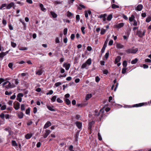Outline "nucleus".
Masks as SVG:
<instances>
[{
	"label": "nucleus",
	"instance_id": "nucleus-1",
	"mask_svg": "<svg viewBox=\"0 0 151 151\" xmlns=\"http://www.w3.org/2000/svg\"><path fill=\"white\" fill-rule=\"evenodd\" d=\"M138 49L137 48L135 49H129L126 50L125 51L128 54L135 53L138 51Z\"/></svg>",
	"mask_w": 151,
	"mask_h": 151
},
{
	"label": "nucleus",
	"instance_id": "nucleus-2",
	"mask_svg": "<svg viewBox=\"0 0 151 151\" xmlns=\"http://www.w3.org/2000/svg\"><path fill=\"white\" fill-rule=\"evenodd\" d=\"M146 32L145 30H144L143 33L140 31L137 30V35L140 38H142L145 35V33Z\"/></svg>",
	"mask_w": 151,
	"mask_h": 151
},
{
	"label": "nucleus",
	"instance_id": "nucleus-3",
	"mask_svg": "<svg viewBox=\"0 0 151 151\" xmlns=\"http://www.w3.org/2000/svg\"><path fill=\"white\" fill-rule=\"evenodd\" d=\"M8 84L7 85H6L5 86V88H6L7 89H8L10 88H14L16 87L15 85L14 84H11V83L9 81V82H8Z\"/></svg>",
	"mask_w": 151,
	"mask_h": 151
},
{
	"label": "nucleus",
	"instance_id": "nucleus-4",
	"mask_svg": "<svg viewBox=\"0 0 151 151\" xmlns=\"http://www.w3.org/2000/svg\"><path fill=\"white\" fill-rule=\"evenodd\" d=\"M145 105V103H139L138 104H136L133 105L132 106H128V107L131 108V107H141L144 106Z\"/></svg>",
	"mask_w": 151,
	"mask_h": 151
},
{
	"label": "nucleus",
	"instance_id": "nucleus-5",
	"mask_svg": "<svg viewBox=\"0 0 151 151\" xmlns=\"http://www.w3.org/2000/svg\"><path fill=\"white\" fill-rule=\"evenodd\" d=\"M107 15L106 14H101L98 16V18H102L104 22L106 21V17L107 16Z\"/></svg>",
	"mask_w": 151,
	"mask_h": 151
},
{
	"label": "nucleus",
	"instance_id": "nucleus-6",
	"mask_svg": "<svg viewBox=\"0 0 151 151\" xmlns=\"http://www.w3.org/2000/svg\"><path fill=\"white\" fill-rule=\"evenodd\" d=\"M104 107L102 108V109H101L100 110V113H102V114L100 115V120H101V119L103 117L104 115Z\"/></svg>",
	"mask_w": 151,
	"mask_h": 151
},
{
	"label": "nucleus",
	"instance_id": "nucleus-7",
	"mask_svg": "<svg viewBox=\"0 0 151 151\" xmlns=\"http://www.w3.org/2000/svg\"><path fill=\"white\" fill-rule=\"evenodd\" d=\"M14 107L16 110H17L20 108V104L17 102L16 104L14 103Z\"/></svg>",
	"mask_w": 151,
	"mask_h": 151
},
{
	"label": "nucleus",
	"instance_id": "nucleus-8",
	"mask_svg": "<svg viewBox=\"0 0 151 151\" xmlns=\"http://www.w3.org/2000/svg\"><path fill=\"white\" fill-rule=\"evenodd\" d=\"M143 7V5L142 4H138L137 7L135 8V10L138 11H141L142 10Z\"/></svg>",
	"mask_w": 151,
	"mask_h": 151
},
{
	"label": "nucleus",
	"instance_id": "nucleus-9",
	"mask_svg": "<svg viewBox=\"0 0 151 151\" xmlns=\"http://www.w3.org/2000/svg\"><path fill=\"white\" fill-rule=\"evenodd\" d=\"M51 131L50 130L47 129L45 130V133L43 135V137L45 138H46L50 134Z\"/></svg>",
	"mask_w": 151,
	"mask_h": 151
},
{
	"label": "nucleus",
	"instance_id": "nucleus-10",
	"mask_svg": "<svg viewBox=\"0 0 151 151\" xmlns=\"http://www.w3.org/2000/svg\"><path fill=\"white\" fill-rule=\"evenodd\" d=\"M124 25V24L123 23H121L118 24H117L115 25V27L116 28L120 29L123 27Z\"/></svg>",
	"mask_w": 151,
	"mask_h": 151
},
{
	"label": "nucleus",
	"instance_id": "nucleus-11",
	"mask_svg": "<svg viewBox=\"0 0 151 151\" xmlns=\"http://www.w3.org/2000/svg\"><path fill=\"white\" fill-rule=\"evenodd\" d=\"M70 64L69 63L67 64L66 63H64L63 64V67L65 68L66 70H68L70 68Z\"/></svg>",
	"mask_w": 151,
	"mask_h": 151
},
{
	"label": "nucleus",
	"instance_id": "nucleus-12",
	"mask_svg": "<svg viewBox=\"0 0 151 151\" xmlns=\"http://www.w3.org/2000/svg\"><path fill=\"white\" fill-rule=\"evenodd\" d=\"M51 125V123L50 121H47L44 127V129H46Z\"/></svg>",
	"mask_w": 151,
	"mask_h": 151
},
{
	"label": "nucleus",
	"instance_id": "nucleus-13",
	"mask_svg": "<svg viewBox=\"0 0 151 151\" xmlns=\"http://www.w3.org/2000/svg\"><path fill=\"white\" fill-rule=\"evenodd\" d=\"M121 59V57L119 56H117L114 61V63L116 64L119 62Z\"/></svg>",
	"mask_w": 151,
	"mask_h": 151
},
{
	"label": "nucleus",
	"instance_id": "nucleus-14",
	"mask_svg": "<svg viewBox=\"0 0 151 151\" xmlns=\"http://www.w3.org/2000/svg\"><path fill=\"white\" fill-rule=\"evenodd\" d=\"M94 122L93 121H92L91 122H90L89 123L88 126V129L91 131V128L92 127V126L93 124H94Z\"/></svg>",
	"mask_w": 151,
	"mask_h": 151
},
{
	"label": "nucleus",
	"instance_id": "nucleus-15",
	"mask_svg": "<svg viewBox=\"0 0 151 151\" xmlns=\"http://www.w3.org/2000/svg\"><path fill=\"white\" fill-rule=\"evenodd\" d=\"M47 107V109L50 111H55V110L53 109L54 106H51L48 105H46Z\"/></svg>",
	"mask_w": 151,
	"mask_h": 151
},
{
	"label": "nucleus",
	"instance_id": "nucleus-16",
	"mask_svg": "<svg viewBox=\"0 0 151 151\" xmlns=\"http://www.w3.org/2000/svg\"><path fill=\"white\" fill-rule=\"evenodd\" d=\"M42 69H40L37 71H36V74L37 75L40 76L42 75Z\"/></svg>",
	"mask_w": 151,
	"mask_h": 151
},
{
	"label": "nucleus",
	"instance_id": "nucleus-17",
	"mask_svg": "<svg viewBox=\"0 0 151 151\" xmlns=\"http://www.w3.org/2000/svg\"><path fill=\"white\" fill-rule=\"evenodd\" d=\"M76 124L77 127L78 129H80L81 128L82 124L81 123L77 122H76Z\"/></svg>",
	"mask_w": 151,
	"mask_h": 151
},
{
	"label": "nucleus",
	"instance_id": "nucleus-18",
	"mask_svg": "<svg viewBox=\"0 0 151 151\" xmlns=\"http://www.w3.org/2000/svg\"><path fill=\"white\" fill-rule=\"evenodd\" d=\"M32 136V133H28L25 136V138L27 139H29L31 138Z\"/></svg>",
	"mask_w": 151,
	"mask_h": 151
},
{
	"label": "nucleus",
	"instance_id": "nucleus-19",
	"mask_svg": "<svg viewBox=\"0 0 151 151\" xmlns=\"http://www.w3.org/2000/svg\"><path fill=\"white\" fill-rule=\"evenodd\" d=\"M14 5V4L13 2H11L7 5L6 7V9H9L12 7Z\"/></svg>",
	"mask_w": 151,
	"mask_h": 151
},
{
	"label": "nucleus",
	"instance_id": "nucleus-20",
	"mask_svg": "<svg viewBox=\"0 0 151 151\" xmlns=\"http://www.w3.org/2000/svg\"><path fill=\"white\" fill-rule=\"evenodd\" d=\"M91 63V58H89L86 61V64L88 65H90Z\"/></svg>",
	"mask_w": 151,
	"mask_h": 151
},
{
	"label": "nucleus",
	"instance_id": "nucleus-21",
	"mask_svg": "<svg viewBox=\"0 0 151 151\" xmlns=\"http://www.w3.org/2000/svg\"><path fill=\"white\" fill-rule=\"evenodd\" d=\"M92 96L91 94H87L86 96V100H88L92 97Z\"/></svg>",
	"mask_w": 151,
	"mask_h": 151
},
{
	"label": "nucleus",
	"instance_id": "nucleus-22",
	"mask_svg": "<svg viewBox=\"0 0 151 151\" xmlns=\"http://www.w3.org/2000/svg\"><path fill=\"white\" fill-rule=\"evenodd\" d=\"M135 18V17L132 14L131 17H129V20L130 22H132L134 20Z\"/></svg>",
	"mask_w": 151,
	"mask_h": 151
},
{
	"label": "nucleus",
	"instance_id": "nucleus-23",
	"mask_svg": "<svg viewBox=\"0 0 151 151\" xmlns=\"http://www.w3.org/2000/svg\"><path fill=\"white\" fill-rule=\"evenodd\" d=\"M116 47L118 48H122L124 47V46L120 43H118L116 45Z\"/></svg>",
	"mask_w": 151,
	"mask_h": 151
},
{
	"label": "nucleus",
	"instance_id": "nucleus-24",
	"mask_svg": "<svg viewBox=\"0 0 151 151\" xmlns=\"http://www.w3.org/2000/svg\"><path fill=\"white\" fill-rule=\"evenodd\" d=\"M111 7L112 9H115L116 8H119V6L116 5L114 4H112Z\"/></svg>",
	"mask_w": 151,
	"mask_h": 151
},
{
	"label": "nucleus",
	"instance_id": "nucleus-25",
	"mask_svg": "<svg viewBox=\"0 0 151 151\" xmlns=\"http://www.w3.org/2000/svg\"><path fill=\"white\" fill-rule=\"evenodd\" d=\"M18 116L19 119H22L24 116V114L22 112H21L18 114Z\"/></svg>",
	"mask_w": 151,
	"mask_h": 151
},
{
	"label": "nucleus",
	"instance_id": "nucleus-26",
	"mask_svg": "<svg viewBox=\"0 0 151 151\" xmlns=\"http://www.w3.org/2000/svg\"><path fill=\"white\" fill-rule=\"evenodd\" d=\"M40 8L41 9L42 11H46V9L44 7L43 5L42 4H40Z\"/></svg>",
	"mask_w": 151,
	"mask_h": 151
},
{
	"label": "nucleus",
	"instance_id": "nucleus-27",
	"mask_svg": "<svg viewBox=\"0 0 151 151\" xmlns=\"http://www.w3.org/2000/svg\"><path fill=\"white\" fill-rule=\"evenodd\" d=\"M6 55V53H5L4 52H2L0 53V58H1L2 60L4 56Z\"/></svg>",
	"mask_w": 151,
	"mask_h": 151
},
{
	"label": "nucleus",
	"instance_id": "nucleus-28",
	"mask_svg": "<svg viewBox=\"0 0 151 151\" xmlns=\"http://www.w3.org/2000/svg\"><path fill=\"white\" fill-rule=\"evenodd\" d=\"M50 13L51 15L52 16V17L54 18H55L57 17V15L54 12L51 11L50 12Z\"/></svg>",
	"mask_w": 151,
	"mask_h": 151
},
{
	"label": "nucleus",
	"instance_id": "nucleus-29",
	"mask_svg": "<svg viewBox=\"0 0 151 151\" xmlns=\"http://www.w3.org/2000/svg\"><path fill=\"white\" fill-rule=\"evenodd\" d=\"M112 18V14H110L107 17V18L106 19L108 21H109L111 20Z\"/></svg>",
	"mask_w": 151,
	"mask_h": 151
},
{
	"label": "nucleus",
	"instance_id": "nucleus-30",
	"mask_svg": "<svg viewBox=\"0 0 151 151\" xmlns=\"http://www.w3.org/2000/svg\"><path fill=\"white\" fill-rule=\"evenodd\" d=\"M138 61L137 58H135L134 59L132 60L131 61V63L132 64H136Z\"/></svg>",
	"mask_w": 151,
	"mask_h": 151
},
{
	"label": "nucleus",
	"instance_id": "nucleus-31",
	"mask_svg": "<svg viewBox=\"0 0 151 151\" xmlns=\"http://www.w3.org/2000/svg\"><path fill=\"white\" fill-rule=\"evenodd\" d=\"M12 81H14L15 84L17 85L18 84L19 82V80L18 79H13Z\"/></svg>",
	"mask_w": 151,
	"mask_h": 151
},
{
	"label": "nucleus",
	"instance_id": "nucleus-32",
	"mask_svg": "<svg viewBox=\"0 0 151 151\" xmlns=\"http://www.w3.org/2000/svg\"><path fill=\"white\" fill-rule=\"evenodd\" d=\"M65 101L68 105H69L70 104L71 102L70 100L68 99H65Z\"/></svg>",
	"mask_w": 151,
	"mask_h": 151
},
{
	"label": "nucleus",
	"instance_id": "nucleus-33",
	"mask_svg": "<svg viewBox=\"0 0 151 151\" xmlns=\"http://www.w3.org/2000/svg\"><path fill=\"white\" fill-rule=\"evenodd\" d=\"M106 30L104 29H102L101 31L100 34L101 35H104L106 32Z\"/></svg>",
	"mask_w": 151,
	"mask_h": 151
},
{
	"label": "nucleus",
	"instance_id": "nucleus-34",
	"mask_svg": "<svg viewBox=\"0 0 151 151\" xmlns=\"http://www.w3.org/2000/svg\"><path fill=\"white\" fill-rule=\"evenodd\" d=\"M12 145L14 146H17V144L15 140L12 141Z\"/></svg>",
	"mask_w": 151,
	"mask_h": 151
},
{
	"label": "nucleus",
	"instance_id": "nucleus-35",
	"mask_svg": "<svg viewBox=\"0 0 151 151\" xmlns=\"http://www.w3.org/2000/svg\"><path fill=\"white\" fill-rule=\"evenodd\" d=\"M127 70V68H123L122 69V73L123 74H124L126 72V70Z\"/></svg>",
	"mask_w": 151,
	"mask_h": 151
},
{
	"label": "nucleus",
	"instance_id": "nucleus-36",
	"mask_svg": "<svg viewBox=\"0 0 151 151\" xmlns=\"http://www.w3.org/2000/svg\"><path fill=\"white\" fill-rule=\"evenodd\" d=\"M127 62L126 60H124L123 63V65L124 68H126L127 65Z\"/></svg>",
	"mask_w": 151,
	"mask_h": 151
},
{
	"label": "nucleus",
	"instance_id": "nucleus-37",
	"mask_svg": "<svg viewBox=\"0 0 151 151\" xmlns=\"http://www.w3.org/2000/svg\"><path fill=\"white\" fill-rule=\"evenodd\" d=\"M100 114V112L99 113L98 112V111L97 110H95L94 111V115L95 116H98Z\"/></svg>",
	"mask_w": 151,
	"mask_h": 151
},
{
	"label": "nucleus",
	"instance_id": "nucleus-38",
	"mask_svg": "<svg viewBox=\"0 0 151 151\" xmlns=\"http://www.w3.org/2000/svg\"><path fill=\"white\" fill-rule=\"evenodd\" d=\"M109 51L108 50L107 52L106 53L105 55V57L106 59H107L109 57Z\"/></svg>",
	"mask_w": 151,
	"mask_h": 151
},
{
	"label": "nucleus",
	"instance_id": "nucleus-39",
	"mask_svg": "<svg viewBox=\"0 0 151 151\" xmlns=\"http://www.w3.org/2000/svg\"><path fill=\"white\" fill-rule=\"evenodd\" d=\"M27 47H20L19 48V50H27Z\"/></svg>",
	"mask_w": 151,
	"mask_h": 151
},
{
	"label": "nucleus",
	"instance_id": "nucleus-40",
	"mask_svg": "<svg viewBox=\"0 0 151 151\" xmlns=\"http://www.w3.org/2000/svg\"><path fill=\"white\" fill-rule=\"evenodd\" d=\"M57 98V96H53L52 97L51 99V100L53 102L55 101L56 99Z\"/></svg>",
	"mask_w": 151,
	"mask_h": 151
},
{
	"label": "nucleus",
	"instance_id": "nucleus-41",
	"mask_svg": "<svg viewBox=\"0 0 151 151\" xmlns=\"http://www.w3.org/2000/svg\"><path fill=\"white\" fill-rule=\"evenodd\" d=\"M21 109L22 111H23L25 110V105L24 104H22L21 106Z\"/></svg>",
	"mask_w": 151,
	"mask_h": 151
},
{
	"label": "nucleus",
	"instance_id": "nucleus-42",
	"mask_svg": "<svg viewBox=\"0 0 151 151\" xmlns=\"http://www.w3.org/2000/svg\"><path fill=\"white\" fill-rule=\"evenodd\" d=\"M26 114H29L30 113V109L29 108H28L26 110L25 112Z\"/></svg>",
	"mask_w": 151,
	"mask_h": 151
},
{
	"label": "nucleus",
	"instance_id": "nucleus-43",
	"mask_svg": "<svg viewBox=\"0 0 151 151\" xmlns=\"http://www.w3.org/2000/svg\"><path fill=\"white\" fill-rule=\"evenodd\" d=\"M24 95L22 93H19L18 94L17 96V97L21 98Z\"/></svg>",
	"mask_w": 151,
	"mask_h": 151
},
{
	"label": "nucleus",
	"instance_id": "nucleus-44",
	"mask_svg": "<svg viewBox=\"0 0 151 151\" xmlns=\"http://www.w3.org/2000/svg\"><path fill=\"white\" fill-rule=\"evenodd\" d=\"M11 45L14 48L16 46V44L15 43L12 42H11Z\"/></svg>",
	"mask_w": 151,
	"mask_h": 151
},
{
	"label": "nucleus",
	"instance_id": "nucleus-45",
	"mask_svg": "<svg viewBox=\"0 0 151 151\" xmlns=\"http://www.w3.org/2000/svg\"><path fill=\"white\" fill-rule=\"evenodd\" d=\"M151 20V17H148L146 19V22H149Z\"/></svg>",
	"mask_w": 151,
	"mask_h": 151
},
{
	"label": "nucleus",
	"instance_id": "nucleus-46",
	"mask_svg": "<svg viewBox=\"0 0 151 151\" xmlns=\"http://www.w3.org/2000/svg\"><path fill=\"white\" fill-rule=\"evenodd\" d=\"M100 80V78L98 76H96L95 78V81H96L98 83L99 82Z\"/></svg>",
	"mask_w": 151,
	"mask_h": 151
},
{
	"label": "nucleus",
	"instance_id": "nucleus-47",
	"mask_svg": "<svg viewBox=\"0 0 151 151\" xmlns=\"http://www.w3.org/2000/svg\"><path fill=\"white\" fill-rule=\"evenodd\" d=\"M62 84L60 82H58L55 83V86L57 87L60 85Z\"/></svg>",
	"mask_w": 151,
	"mask_h": 151
},
{
	"label": "nucleus",
	"instance_id": "nucleus-48",
	"mask_svg": "<svg viewBox=\"0 0 151 151\" xmlns=\"http://www.w3.org/2000/svg\"><path fill=\"white\" fill-rule=\"evenodd\" d=\"M12 93V92H9L7 91H6L5 92V94L6 95H11Z\"/></svg>",
	"mask_w": 151,
	"mask_h": 151
},
{
	"label": "nucleus",
	"instance_id": "nucleus-49",
	"mask_svg": "<svg viewBox=\"0 0 151 151\" xmlns=\"http://www.w3.org/2000/svg\"><path fill=\"white\" fill-rule=\"evenodd\" d=\"M98 139L99 140L101 141L102 140V138L101 135L100 133L99 132L98 134Z\"/></svg>",
	"mask_w": 151,
	"mask_h": 151
},
{
	"label": "nucleus",
	"instance_id": "nucleus-50",
	"mask_svg": "<svg viewBox=\"0 0 151 151\" xmlns=\"http://www.w3.org/2000/svg\"><path fill=\"white\" fill-rule=\"evenodd\" d=\"M6 108V105H4L2 106H1V109L2 110H5Z\"/></svg>",
	"mask_w": 151,
	"mask_h": 151
},
{
	"label": "nucleus",
	"instance_id": "nucleus-51",
	"mask_svg": "<svg viewBox=\"0 0 151 151\" xmlns=\"http://www.w3.org/2000/svg\"><path fill=\"white\" fill-rule=\"evenodd\" d=\"M57 101L59 103H62L63 102L62 100L60 99L59 98H58L57 99Z\"/></svg>",
	"mask_w": 151,
	"mask_h": 151
},
{
	"label": "nucleus",
	"instance_id": "nucleus-52",
	"mask_svg": "<svg viewBox=\"0 0 151 151\" xmlns=\"http://www.w3.org/2000/svg\"><path fill=\"white\" fill-rule=\"evenodd\" d=\"M68 29L67 28L64 29L63 30V33L64 35H65L67 34Z\"/></svg>",
	"mask_w": 151,
	"mask_h": 151
},
{
	"label": "nucleus",
	"instance_id": "nucleus-53",
	"mask_svg": "<svg viewBox=\"0 0 151 151\" xmlns=\"http://www.w3.org/2000/svg\"><path fill=\"white\" fill-rule=\"evenodd\" d=\"M53 92L52 90H50L49 92H47L46 93L47 95H51L53 93Z\"/></svg>",
	"mask_w": 151,
	"mask_h": 151
},
{
	"label": "nucleus",
	"instance_id": "nucleus-54",
	"mask_svg": "<svg viewBox=\"0 0 151 151\" xmlns=\"http://www.w3.org/2000/svg\"><path fill=\"white\" fill-rule=\"evenodd\" d=\"M8 82H9V81H6V82H4L2 85V87L4 88H5V86H6L5 85L7 83H8Z\"/></svg>",
	"mask_w": 151,
	"mask_h": 151
},
{
	"label": "nucleus",
	"instance_id": "nucleus-55",
	"mask_svg": "<svg viewBox=\"0 0 151 151\" xmlns=\"http://www.w3.org/2000/svg\"><path fill=\"white\" fill-rule=\"evenodd\" d=\"M122 17L125 20H128V18L126 15H124V14H123L122 15Z\"/></svg>",
	"mask_w": 151,
	"mask_h": 151
},
{
	"label": "nucleus",
	"instance_id": "nucleus-56",
	"mask_svg": "<svg viewBox=\"0 0 151 151\" xmlns=\"http://www.w3.org/2000/svg\"><path fill=\"white\" fill-rule=\"evenodd\" d=\"M113 41L112 40H110L109 43V45L110 46L112 45L113 44Z\"/></svg>",
	"mask_w": 151,
	"mask_h": 151
},
{
	"label": "nucleus",
	"instance_id": "nucleus-57",
	"mask_svg": "<svg viewBox=\"0 0 151 151\" xmlns=\"http://www.w3.org/2000/svg\"><path fill=\"white\" fill-rule=\"evenodd\" d=\"M2 22L4 25H6L7 23L6 21L4 19H3Z\"/></svg>",
	"mask_w": 151,
	"mask_h": 151
},
{
	"label": "nucleus",
	"instance_id": "nucleus-58",
	"mask_svg": "<svg viewBox=\"0 0 151 151\" xmlns=\"http://www.w3.org/2000/svg\"><path fill=\"white\" fill-rule=\"evenodd\" d=\"M72 15V14L70 12H67V16L70 17Z\"/></svg>",
	"mask_w": 151,
	"mask_h": 151
},
{
	"label": "nucleus",
	"instance_id": "nucleus-59",
	"mask_svg": "<svg viewBox=\"0 0 151 151\" xmlns=\"http://www.w3.org/2000/svg\"><path fill=\"white\" fill-rule=\"evenodd\" d=\"M65 71L64 69L62 68H60V72L61 73H64Z\"/></svg>",
	"mask_w": 151,
	"mask_h": 151
},
{
	"label": "nucleus",
	"instance_id": "nucleus-60",
	"mask_svg": "<svg viewBox=\"0 0 151 151\" xmlns=\"http://www.w3.org/2000/svg\"><path fill=\"white\" fill-rule=\"evenodd\" d=\"M108 71L107 70H103V73L104 74L107 75L108 73Z\"/></svg>",
	"mask_w": 151,
	"mask_h": 151
},
{
	"label": "nucleus",
	"instance_id": "nucleus-61",
	"mask_svg": "<svg viewBox=\"0 0 151 151\" xmlns=\"http://www.w3.org/2000/svg\"><path fill=\"white\" fill-rule=\"evenodd\" d=\"M55 41L56 43H60V41L58 37H56V38Z\"/></svg>",
	"mask_w": 151,
	"mask_h": 151
},
{
	"label": "nucleus",
	"instance_id": "nucleus-62",
	"mask_svg": "<svg viewBox=\"0 0 151 151\" xmlns=\"http://www.w3.org/2000/svg\"><path fill=\"white\" fill-rule=\"evenodd\" d=\"M16 98V95H15V93H14L13 95L10 97V99H14Z\"/></svg>",
	"mask_w": 151,
	"mask_h": 151
},
{
	"label": "nucleus",
	"instance_id": "nucleus-63",
	"mask_svg": "<svg viewBox=\"0 0 151 151\" xmlns=\"http://www.w3.org/2000/svg\"><path fill=\"white\" fill-rule=\"evenodd\" d=\"M106 48V47L103 46L101 51L102 53L104 52Z\"/></svg>",
	"mask_w": 151,
	"mask_h": 151
},
{
	"label": "nucleus",
	"instance_id": "nucleus-64",
	"mask_svg": "<svg viewBox=\"0 0 151 151\" xmlns=\"http://www.w3.org/2000/svg\"><path fill=\"white\" fill-rule=\"evenodd\" d=\"M133 21L134 22V23L133 24V25L134 26H137V21L135 20H134Z\"/></svg>",
	"mask_w": 151,
	"mask_h": 151
}]
</instances>
